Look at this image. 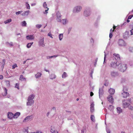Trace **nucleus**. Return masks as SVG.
I'll return each mask as SVG.
<instances>
[{
  "label": "nucleus",
  "mask_w": 133,
  "mask_h": 133,
  "mask_svg": "<svg viewBox=\"0 0 133 133\" xmlns=\"http://www.w3.org/2000/svg\"><path fill=\"white\" fill-rule=\"evenodd\" d=\"M35 95L32 94L29 96L28 99V102L26 103L27 105L31 106L34 103L33 99L35 97Z\"/></svg>",
  "instance_id": "nucleus-1"
},
{
  "label": "nucleus",
  "mask_w": 133,
  "mask_h": 133,
  "mask_svg": "<svg viewBox=\"0 0 133 133\" xmlns=\"http://www.w3.org/2000/svg\"><path fill=\"white\" fill-rule=\"evenodd\" d=\"M118 68L121 71L123 72L127 69V64L124 63H119Z\"/></svg>",
  "instance_id": "nucleus-2"
},
{
  "label": "nucleus",
  "mask_w": 133,
  "mask_h": 133,
  "mask_svg": "<svg viewBox=\"0 0 133 133\" xmlns=\"http://www.w3.org/2000/svg\"><path fill=\"white\" fill-rule=\"evenodd\" d=\"M82 8V7L81 5L76 6L73 8L72 12L75 14L79 13L81 11Z\"/></svg>",
  "instance_id": "nucleus-3"
},
{
  "label": "nucleus",
  "mask_w": 133,
  "mask_h": 133,
  "mask_svg": "<svg viewBox=\"0 0 133 133\" xmlns=\"http://www.w3.org/2000/svg\"><path fill=\"white\" fill-rule=\"evenodd\" d=\"M91 14L90 8H88L84 10L83 12V15L85 17H88L90 16Z\"/></svg>",
  "instance_id": "nucleus-4"
},
{
  "label": "nucleus",
  "mask_w": 133,
  "mask_h": 133,
  "mask_svg": "<svg viewBox=\"0 0 133 133\" xmlns=\"http://www.w3.org/2000/svg\"><path fill=\"white\" fill-rule=\"evenodd\" d=\"M118 64L116 60H114V61L110 63V66L111 68H115L117 66L118 67Z\"/></svg>",
  "instance_id": "nucleus-5"
},
{
  "label": "nucleus",
  "mask_w": 133,
  "mask_h": 133,
  "mask_svg": "<svg viewBox=\"0 0 133 133\" xmlns=\"http://www.w3.org/2000/svg\"><path fill=\"white\" fill-rule=\"evenodd\" d=\"M44 37H41L39 39L38 42V45L39 46H41L42 47H44L45 45L44 43Z\"/></svg>",
  "instance_id": "nucleus-6"
},
{
  "label": "nucleus",
  "mask_w": 133,
  "mask_h": 133,
  "mask_svg": "<svg viewBox=\"0 0 133 133\" xmlns=\"http://www.w3.org/2000/svg\"><path fill=\"white\" fill-rule=\"evenodd\" d=\"M122 106L123 108H126L128 107L130 105V104L128 103L126 100H124L122 102Z\"/></svg>",
  "instance_id": "nucleus-7"
},
{
  "label": "nucleus",
  "mask_w": 133,
  "mask_h": 133,
  "mask_svg": "<svg viewBox=\"0 0 133 133\" xmlns=\"http://www.w3.org/2000/svg\"><path fill=\"white\" fill-rule=\"evenodd\" d=\"M118 44L119 46H124L126 45L125 42L122 39H120L119 40Z\"/></svg>",
  "instance_id": "nucleus-8"
},
{
  "label": "nucleus",
  "mask_w": 133,
  "mask_h": 133,
  "mask_svg": "<svg viewBox=\"0 0 133 133\" xmlns=\"http://www.w3.org/2000/svg\"><path fill=\"white\" fill-rule=\"evenodd\" d=\"M110 75L112 77H115L118 75V74L117 72L112 71L110 72Z\"/></svg>",
  "instance_id": "nucleus-9"
},
{
  "label": "nucleus",
  "mask_w": 133,
  "mask_h": 133,
  "mask_svg": "<svg viewBox=\"0 0 133 133\" xmlns=\"http://www.w3.org/2000/svg\"><path fill=\"white\" fill-rule=\"evenodd\" d=\"M32 118V115L29 116L27 117L23 121V122H28L30 120H31Z\"/></svg>",
  "instance_id": "nucleus-10"
},
{
  "label": "nucleus",
  "mask_w": 133,
  "mask_h": 133,
  "mask_svg": "<svg viewBox=\"0 0 133 133\" xmlns=\"http://www.w3.org/2000/svg\"><path fill=\"white\" fill-rule=\"evenodd\" d=\"M108 101L110 103H112L114 102V98L111 95H109L107 97Z\"/></svg>",
  "instance_id": "nucleus-11"
},
{
  "label": "nucleus",
  "mask_w": 133,
  "mask_h": 133,
  "mask_svg": "<svg viewBox=\"0 0 133 133\" xmlns=\"http://www.w3.org/2000/svg\"><path fill=\"white\" fill-rule=\"evenodd\" d=\"M122 95L123 97L125 98L129 96V94L128 92L123 91V92L122 93Z\"/></svg>",
  "instance_id": "nucleus-12"
},
{
  "label": "nucleus",
  "mask_w": 133,
  "mask_h": 133,
  "mask_svg": "<svg viewBox=\"0 0 133 133\" xmlns=\"http://www.w3.org/2000/svg\"><path fill=\"white\" fill-rule=\"evenodd\" d=\"M113 57L115 59V60H119L120 59V57L119 55L118 54H113Z\"/></svg>",
  "instance_id": "nucleus-13"
},
{
  "label": "nucleus",
  "mask_w": 133,
  "mask_h": 133,
  "mask_svg": "<svg viewBox=\"0 0 133 133\" xmlns=\"http://www.w3.org/2000/svg\"><path fill=\"white\" fill-rule=\"evenodd\" d=\"M90 112H93L95 111V109L94 107V102H92L91 103L90 105Z\"/></svg>",
  "instance_id": "nucleus-14"
},
{
  "label": "nucleus",
  "mask_w": 133,
  "mask_h": 133,
  "mask_svg": "<svg viewBox=\"0 0 133 133\" xmlns=\"http://www.w3.org/2000/svg\"><path fill=\"white\" fill-rule=\"evenodd\" d=\"M129 36V32L128 31H126L123 34V37L125 39L128 38Z\"/></svg>",
  "instance_id": "nucleus-15"
},
{
  "label": "nucleus",
  "mask_w": 133,
  "mask_h": 133,
  "mask_svg": "<svg viewBox=\"0 0 133 133\" xmlns=\"http://www.w3.org/2000/svg\"><path fill=\"white\" fill-rule=\"evenodd\" d=\"M42 75V73L39 72H37L35 75V76L36 79H39L41 77Z\"/></svg>",
  "instance_id": "nucleus-16"
},
{
  "label": "nucleus",
  "mask_w": 133,
  "mask_h": 133,
  "mask_svg": "<svg viewBox=\"0 0 133 133\" xmlns=\"http://www.w3.org/2000/svg\"><path fill=\"white\" fill-rule=\"evenodd\" d=\"M26 38L28 40H32L34 39V36L33 35H29L26 36Z\"/></svg>",
  "instance_id": "nucleus-17"
},
{
  "label": "nucleus",
  "mask_w": 133,
  "mask_h": 133,
  "mask_svg": "<svg viewBox=\"0 0 133 133\" xmlns=\"http://www.w3.org/2000/svg\"><path fill=\"white\" fill-rule=\"evenodd\" d=\"M63 24L65 25L68 22V21L67 19H64L61 20V22Z\"/></svg>",
  "instance_id": "nucleus-18"
},
{
  "label": "nucleus",
  "mask_w": 133,
  "mask_h": 133,
  "mask_svg": "<svg viewBox=\"0 0 133 133\" xmlns=\"http://www.w3.org/2000/svg\"><path fill=\"white\" fill-rule=\"evenodd\" d=\"M8 118L10 119H11L14 118V115L11 112H8Z\"/></svg>",
  "instance_id": "nucleus-19"
},
{
  "label": "nucleus",
  "mask_w": 133,
  "mask_h": 133,
  "mask_svg": "<svg viewBox=\"0 0 133 133\" xmlns=\"http://www.w3.org/2000/svg\"><path fill=\"white\" fill-rule=\"evenodd\" d=\"M50 130L51 133H55L56 131H55L54 127L53 126H52L50 127Z\"/></svg>",
  "instance_id": "nucleus-20"
},
{
  "label": "nucleus",
  "mask_w": 133,
  "mask_h": 133,
  "mask_svg": "<svg viewBox=\"0 0 133 133\" xmlns=\"http://www.w3.org/2000/svg\"><path fill=\"white\" fill-rule=\"evenodd\" d=\"M30 13L29 10H28L26 11H24L21 14L23 16H27Z\"/></svg>",
  "instance_id": "nucleus-21"
},
{
  "label": "nucleus",
  "mask_w": 133,
  "mask_h": 133,
  "mask_svg": "<svg viewBox=\"0 0 133 133\" xmlns=\"http://www.w3.org/2000/svg\"><path fill=\"white\" fill-rule=\"evenodd\" d=\"M56 77V75L54 74H52L50 75L49 78H50L51 80H53L55 79Z\"/></svg>",
  "instance_id": "nucleus-22"
},
{
  "label": "nucleus",
  "mask_w": 133,
  "mask_h": 133,
  "mask_svg": "<svg viewBox=\"0 0 133 133\" xmlns=\"http://www.w3.org/2000/svg\"><path fill=\"white\" fill-rule=\"evenodd\" d=\"M99 97L100 98V96L102 95L103 94V91L102 88H99Z\"/></svg>",
  "instance_id": "nucleus-23"
},
{
  "label": "nucleus",
  "mask_w": 133,
  "mask_h": 133,
  "mask_svg": "<svg viewBox=\"0 0 133 133\" xmlns=\"http://www.w3.org/2000/svg\"><path fill=\"white\" fill-rule=\"evenodd\" d=\"M109 92L110 94L113 95L114 94L115 90L111 88L109 89Z\"/></svg>",
  "instance_id": "nucleus-24"
},
{
  "label": "nucleus",
  "mask_w": 133,
  "mask_h": 133,
  "mask_svg": "<svg viewBox=\"0 0 133 133\" xmlns=\"http://www.w3.org/2000/svg\"><path fill=\"white\" fill-rule=\"evenodd\" d=\"M117 112L118 114H120L122 113V109L120 107H117Z\"/></svg>",
  "instance_id": "nucleus-25"
},
{
  "label": "nucleus",
  "mask_w": 133,
  "mask_h": 133,
  "mask_svg": "<svg viewBox=\"0 0 133 133\" xmlns=\"http://www.w3.org/2000/svg\"><path fill=\"white\" fill-rule=\"evenodd\" d=\"M20 115L19 112H17L14 115V118H17Z\"/></svg>",
  "instance_id": "nucleus-26"
},
{
  "label": "nucleus",
  "mask_w": 133,
  "mask_h": 133,
  "mask_svg": "<svg viewBox=\"0 0 133 133\" xmlns=\"http://www.w3.org/2000/svg\"><path fill=\"white\" fill-rule=\"evenodd\" d=\"M68 75L65 72H64L63 74L62 75V77L63 78H65Z\"/></svg>",
  "instance_id": "nucleus-27"
},
{
  "label": "nucleus",
  "mask_w": 133,
  "mask_h": 133,
  "mask_svg": "<svg viewBox=\"0 0 133 133\" xmlns=\"http://www.w3.org/2000/svg\"><path fill=\"white\" fill-rule=\"evenodd\" d=\"M58 55H54L51 56H47V59L52 58H55L57 57Z\"/></svg>",
  "instance_id": "nucleus-28"
},
{
  "label": "nucleus",
  "mask_w": 133,
  "mask_h": 133,
  "mask_svg": "<svg viewBox=\"0 0 133 133\" xmlns=\"http://www.w3.org/2000/svg\"><path fill=\"white\" fill-rule=\"evenodd\" d=\"M59 40L61 41L63 37V34H60L58 36Z\"/></svg>",
  "instance_id": "nucleus-29"
},
{
  "label": "nucleus",
  "mask_w": 133,
  "mask_h": 133,
  "mask_svg": "<svg viewBox=\"0 0 133 133\" xmlns=\"http://www.w3.org/2000/svg\"><path fill=\"white\" fill-rule=\"evenodd\" d=\"M26 25V23L25 21H24L21 23V25L22 26H25Z\"/></svg>",
  "instance_id": "nucleus-30"
},
{
  "label": "nucleus",
  "mask_w": 133,
  "mask_h": 133,
  "mask_svg": "<svg viewBox=\"0 0 133 133\" xmlns=\"http://www.w3.org/2000/svg\"><path fill=\"white\" fill-rule=\"evenodd\" d=\"M33 44V42H32L28 43L27 45L26 46L28 48H30L31 47V45Z\"/></svg>",
  "instance_id": "nucleus-31"
},
{
  "label": "nucleus",
  "mask_w": 133,
  "mask_h": 133,
  "mask_svg": "<svg viewBox=\"0 0 133 133\" xmlns=\"http://www.w3.org/2000/svg\"><path fill=\"white\" fill-rule=\"evenodd\" d=\"M25 5L26 9H30L29 4L27 2L25 3Z\"/></svg>",
  "instance_id": "nucleus-32"
},
{
  "label": "nucleus",
  "mask_w": 133,
  "mask_h": 133,
  "mask_svg": "<svg viewBox=\"0 0 133 133\" xmlns=\"http://www.w3.org/2000/svg\"><path fill=\"white\" fill-rule=\"evenodd\" d=\"M11 21H12V20L11 19H8L5 21L4 22V23L6 24H7V23H10L11 22Z\"/></svg>",
  "instance_id": "nucleus-33"
},
{
  "label": "nucleus",
  "mask_w": 133,
  "mask_h": 133,
  "mask_svg": "<svg viewBox=\"0 0 133 133\" xmlns=\"http://www.w3.org/2000/svg\"><path fill=\"white\" fill-rule=\"evenodd\" d=\"M43 6L44 8H48L47 4L46 3V2H44L43 4Z\"/></svg>",
  "instance_id": "nucleus-34"
},
{
  "label": "nucleus",
  "mask_w": 133,
  "mask_h": 133,
  "mask_svg": "<svg viewBox=\"0 0 133 133\" xmlns=\"http://www.w3.org/2000/svg\"><path fill=\"white\" fill-rule=\"evenodd\" d=\"M26 79L25 78H24L23 75H21L20 78V80L22 81H24Z\"/></svg>",
  "instance_id": "nucleus-35"
},
{
  "label": "nucleus",
  "mask_w": 133,
  "mask_h": 133,
  "mask_svg": "<svg viewBox=\"0 0 133 133\" xmlns=\"http://www.w3.org/2000/svg\"><path fill=\"white\" fill-rule=\"evenodd\" d=\"M56 17H61V14L59 11H58L57 12L56 14Z\"/></svg>",
  "instance_id": "nucleus-36"
},
{
  "label": "nucleus",
  "mask_w": 133,
  "mask_h": 133,
  "mask_svg": "<svg viewBox=\"0 0 133 133\" xmlns=\"http://www.w3.org/2000/svg\"><path fill=\"white\" fill-rule=\"evenodd\" d=\"M56 20L58 22H61V17H56Z\"/></svg>",
  "instance_id": "nucleus-37"
},
{
  "label": "nucleus",
  "mask_w": 133,
  "mask_h": 133,
  "mask_svg": "<svg viewBox=\"0 0 133 133\" xmlns=\"http://www.w3.org/2000/svg\"><path fill=\"white\" fill-rule=\"evenodd\" d=\"M5 82L7 86H9L10 85V82L9 81L6 80Z\"/></svg>",
  "instance_id": "nucleus-38"
},
{
  "label": "nucleus",
  "mask_w": 133,
  "mask_h": 133,
  "mask_svg": "<svg viewBox=\"0 0 133 133\" xmlns=\"http://www.w3.org/2000/svg\"><path fill=\"white\" fill-rule=\"evenodd\" d=\"M114 31V30H113L112 31H111V32H110V34H109V37L110 38H112V32H113Z\"/></svg>",
  "instance_id": "nucleus-39"
},
{
  "label": "nucleus",
  "mask_w": 133,
  "mask_h": 133,
  "mask_svg": "<svg viewBox=\"0 0 133 133\" xmlns=\"http://www.w3.org/2000/svg\"><path fill=\"white\" fill-rule=\"evenodd\" d=\"M91 120L93 121H95V117L93 115H91Z\"/></svg>",
  "instance_id": "nucleus-40"
},
{
  "label": "nucleus",
  "mask_w": 133,
  "mask_h": 133,
  "mask_svg": "<svg viewBox=\"0 0 133 133\" xmlns=\"http://www.w3.org/2000/svg\"><path fill=\"white\" fill-rule=\"evenodd\" d=\"M36 26L37 28L39 29L41 27L42 25L41 24H37L36 25Z\"/></svg>",
  "instance_id": "nucleus-41"
},
{
  "label": "nucleus",
  "mask_w": 133,
  "mask_h": 133,
  "mask_svg": "<svg viewBox=\"0 0 133 133\" xmlns=\"http://www.w3.org/2000/svg\"><path fill=\"white\" fill-rule=\"evenodd\" d=\"M4 90L5 92V93L3 95L4 96H6L7 94V90L6 89V88H4Z\"/></svg>",
  "instance_id": "nucleus-42"
},
{
  "label": "nucleus",
  "mask_w": 133,
  "mask_h": 133,
  "mask_svg": "<svg viewBox=\"0 0 133 133\" xmlns=\"http://www.w3.org/2000/svg\"><path fill=\"white\" fill-rule=\"evenodd\" d=\"M129 101L130 103L133 104V98H131L129 99Z\"/></svg>",
  "instance_id": "nucleus-43"
},
{
  "label": "nucleus",
  "mask_w": 133,
  "mask_h": 133,
  "mask_svg": "<svg viewBox=\"0 0 133 133\" xmlns=\"http://www.w3.org/2000/svg\"><path fill=\"white\" fill-rule=\"evenodd\" d=\"M22 12H23V11H18L17 12H16V15H18L19 14H21Z\"/></svg>",
  "instance_id": "nucleus-44"
},
{
  "label": "nucleus",
  "mask_w": 133,
  "mask_h": 133,
  "mask_svg": "<svg viewBox=\"0 0 133 133\" xmlns=\"http://www.w3.org/2000/svg\"><path fill=\"white\" fill-rule=\"evenodd\" d=\"M47 9L45 10V11H44L43 12V13L44 14H46L47 13H48V11L49 10V8H47Z\"/></svg>",
  "instance_id": "nucleus-45"
},
{
  "label": "nucleus",
  "mask_w": 133,
  "mask_h": 133,
  "mask_svg": "<svg viewBox=\"0 0 133 133\" xmlns=\"http://www.w3.org/2000/svg\"><path fill=\"white\" fill-rule=\"evenodd\" d=\"M104 61L103 62L104 64V63H106V62L105 61V59H106V54L105 52V51L104 52Z\"/></svg>",
  "instance_id": "nucleus-46"
},
{
  "label": "nucleus",
  "mask_w": 133,
  "mask_h": 133,
  "mask_svg": "<svg viewBox=\"0 0 133 133\" xmlns=\"http://www.w3.org/2000/svg\"><path fill=\"white\" fill-rule=\"evenodd\" d=\"M90 42L91 44H93L94 43V40L92 38H91L90 39Z\"/></svg>",
  "instance_id": "nucleus-47"
},
{
  "label": "nucleus",
  "mask_w": 133,
  "mask_h": 133,
  "mask_svg": "<svg viewBox=\"0 0 133 133\" xmlns=\"http://www.w3.org/2000/svg\"><path fill=\"white\" fill-rule=\"evenodd\" d=\"M48 36H50L51 38H53V37L52 36V34L50 32H49L48 34Z\"/></svg>",
  "instance_id": "nucleus-48"
},
{
  "label": "nucleus",
  "mask_w": 133,
  "mask_h": 133,
  "mask_svg": "<svg viewBox=\"0 0 133 133\" xmlns=\"http://www.w3.org/2000/svg\"><path fill=\"white\" fill-rule=\"evenodd\" d=\"M12 69H14L16 67H17V66L16 64H15L12 66Z\"/></svg>",
  "instance_id": "nucleus-49"
},
{
  "label": "nucleus",
  "mask_w": 133,
  "mask_h": 133,
  "mask_svg": "<svg viewBox=\"0 0 133 133\" xmlns=\"http://www.w3.org/2000/svg\"><path fill=\"white\" fill-rule=\"evenodd\" d=\"M18 85H19V84L18 83H16V84L15 85V87L16 88H17V89H19Z\"/></svg>",
  "instance_id": "nucleus-50"
},
{
  "label": "nucleus",
  "mask_w": 133,
  "mask_h": 133,
  "mask_svg": "<svg viewBox=\"0 0 133 133\" xmlns=\"http://www.w3.org/2000/svg\"><path fill=\"white\" fill-rule=\"evenodd\" d=\"M128 107L131 110H132L133 109V107L132 106H130L129 105Z\"/></svg>",
  "instance_id": "nucleus-51"
},
{
  "label": "nucleus",
  "mask_w": 133,
  "mask_h": 133,
  "mask_svg": "<svg viewBox=\"0 0 133 133\" xmlns=\"http://www.w3.org/2000/svg\"><path fill=\"white\" fill-rule=\"evenodd\" d=\"M54 110V111L55 112V113H54V115L55 114V112L56 111V108L55 107H54L52 108V109L51 110Z\"/></svg>",
  "instance_id": "nucleus-52"
},
{
  "label": "nucleus",
  "mask_w": 133,
  "mask_h": 133,
  "mask_svg": "<svg viewBox=\"0 0 133 133\" xmlns=\"http://www.w3.org/2000/svg\"><path fill=\"white\" fill-rule=\"evenodd\" d=\"M8 43V44H9V45L10 46H13V43L12 42H11L10 43Z\"/></svg>",
  "instance_id": "nucleus-53"
},
{
  "label": "nucleus",
  "mask_w": 133,
  "mask_h": 133,
  "mask_svg": "<svg viewBox=\"0 0 133 133\" xmlns=\"http://www.w3.org/2000/svg\"><path fill=\"white\" fill-rule=\"evenodd\" d=\"M133 17V15H131L129 16L128 17V19H131Z\"/></svg>",
  "instance_id": "nucleus-54"
},
{
  "label": "nucleus",
  "mask_w": 133,
  "mask_h": 133,
  "mask_svg": "<svg viewBox=\"0 0 133 133\" xmlns=\"http://www.w3.org/2000/svg\"><path fill=\"white\" fill-rule=\"evenodd\" d=\"M131 32V35H133V29H132L130 30Z\"/></svg>",
  "instance_id": "nucleus-55"
},
{
  "label": "nucleus",
  "mask_w": 133,
  "mask_h": 133,
  "mask_svg": "<svg viewBox=\"0 0 133 133\" xmlns=\"http://www.w3.org/2000/svg\"><path fill=\"white\" fill-rule=\"evenodd\" d=\"M93 95H94V94L92 92H91L90 94V96H92Z\"/></svg>",
  "instance_id": "nucleus-56"
},
{
  "label": "nucleus",
  "mask_w": 133,
  "mask_h": 133,
  "mask_svg": "<svg viewBox=\"0 0 133 133\" xmlns=\"http://www.w3.org/2000/svg\"><path fill=\"white\" fill-rule=\"evenodd\" d=\"M3 78V76L2 75H0V79H2Z\"/></svg>",
  "instance_id": "nucleus-57"
},
{
  "label": "nucleus",
  "mask_w": 133,
  "mask_h": 133,
  "mask_svg": "<svg viewBox=\"0 0 133 133\" xmlns=\"http://www.w3.org/2000/svg\"><path fill=\"white\" fill-rule=\"evenodd\" d=\"M50 112H48L46 114V116L47 117H48L49 115L50 114Z\"/></svg>",
  "instance_id": "nucleus-58"
},
{
  "label": "nucleus",
  "mask_w": 133,
  "mask_h": 133,
  "mask_svg": "<svg viewBox=\"0 0 133 133\" xmlns=\"http://www.w3.org/2000/svg\"><path fill=\"white\" fill-rule=\"evenodd\" d=\"M36 3H33L31 4V5L32 6H35L36 5Z\"/></svg>",
  "instance_id": "nucleus-59"
},
{
  "label": "nucleus",
  "mask_w": 133,
  "mask_h": 133,
  "mask_svg": "<svg viewBox=\"0 0 133 133\" xmlns=\"http://www.w3.org/2000/svg\"><path fill=\"white\" fill-rule=\"evenodd\" d=\"M84 131H85V130L84 129L82 130V131H81V133H84Z\"/></svg>",
  "instance_id": "nucleus-60"
},
{
  "label": "nucleus",
  "mask_w": 133,
  "mask_h": 133,
  "mask_svg": "<svg viewBox=\"0 0 133 133\" xmlns=\"http://www.w3.org/2000/svg\"><path fill=\"white\" fill-rule=\"evenodd\" d=\"M71 28H69V29H68V32H69V33H70V31H71Z\"/></svg>",
  "instance_id": "nucleus-61"
},
{
  "label": "nucleus",
  "mask_w": 133,
  "mask_h": 133,
  "mask_svg": "<svg viewBox=\"0 0 133 133\" xmlns=\"http://www.w3.org/2000/svg\"><path fill=\"white\" fill-rule=\"evenodd\" d=\"M106 131L107 133H110V132L109 130L106 129Z\"/></svg>",
  "instance_id": "nucleus-62"
},
{
  "label": "nucleus",
  "mask_w": 133,
  "mask_h": 133,
  "mask_svg": "<svg viewBox=\"0 0 133 133\" xmlns=\"http://www.w3.org/2000/svg\"><path fill=\"white\" fill-rule=\"evenodd\" d=\"M66 111V112H68L69 114H70L71 113V112L70 111Z\"/></svg>",
  "instance_id": "nucleus-63"
},
{
  "label": "nucleus",
  "mask_w": 133,
  "mask_h": 133,
  "mask_svg": "<svg viewBox=\"0 0 133 133\" xmlns=\"http://www.w3.org/2000/svg\"><path fill=\"white\" fill-rule=\"evenodd\" d=\"M93 72H91V73L90 74V76L92 78V74Z\"/></svg>",
  "instance_id": "nucleus-64"
}]
</instances>
